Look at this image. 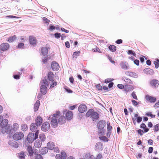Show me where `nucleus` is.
<instances>
[{"label":"nucleus","mask_w":159,"mask_h":159,"mask_svg":"<svg viewBox=\"0 0 159 159\" xmlns=\"http://www.w3.org/2000/svg\"><path fill=\"white\" fill-rule=\"evenodd\" d=\"M8 122V120L7 119H4L2 122L1 125L2 129H1L2 134H4L5 133H9L11 130V126L9 125H7Z\"/></svg>","instance_id":"nucleus-1"},{"label":"nucleus","mask_w":159,"mask_h":159,"mask_svg":"<svg viewBox=\"0 0 159 159\" xmlns=\"http://www.w3.org/2000/svg\"><path fill=\"white\" fill-rule=\"evenodd\" d=\"M38 131L35 132L34 134L33 133H29L28 135L27 139L25 140L24 144L26 146L28 145V143H32L34 140L37 139L38 137Z\"/></svg>","instance_id":"nucleus-2"},{"label":"nucleus","mask_w":159,"mask_h":159,"mask_svg":"<svg viewBox=\"0 0 159 159\" xmlns=\"http://www.w3.org/2000/svg\"><path fill=\"white\" fill-rule=\"evenodd\" d=\"M24 137V134L20 132H18L15 133L13 135V139L16 141L21 140Z\"/></svg>","instance_id":"nucleus-3"},{"label":"nucleus","mask_w":159,"mask_h":159,"mask_svg":"<svg viewBox=\"0 0 159 159\" xmlns=\"http://www.w3.org/2000/svg\"><path fill=\"white\" fill-rule=\"evenodd\" d=\"M50 127L49 124L47 122H45L43 123L41 127L42 130L44 132L48 130Z\"/></svg>","instance_id":"nucleus-4"},{"label":"nucleus","mask_w":159,"mask_h":159,"mask_svg":"<svg viewBox=\"0 0 159 159\" xmlns=\"http://www.w3.org/2000/svg\"><path fill=\"white\" fill-rule=\"evenodd\" d=\"M120 65L121 69L124 70H127L129 68V65L126 61H122L120 62Z\"/></svg>","instance_id":"nucleus-5"},{"label":"nucleus","mask_w":159,"mask_h":159,"mask_svg":"<svg viewBox=\"0 0 159 159\" xmlns=\"http://www.w3.org/2000/svg\"><path fill=\"white\" fill-rule=\"evenodd\" d=\"M39 126L37 125L36 123H33L30 125V129L33 132H36L37 131H38L39 133V131L37 130Z\"/></svg>","instance_id":"nucleus-6"},{"label":"nucleus","mask_w":159,"mask_h":159,"mask_svg":"<svg viewBox=\"0 0 159 159\" xmlns=\"http://www.w3.org/2000/svg\"><path fill=\"white\" fill-rule=\"evenodd\" d=\"M50 118L51 120V124L52 126L55 127L57 125L58 122L57 119H55L54 117H51V116L49 117V119Z\"/></svg>","instance_id":"nucleus-7"},{"label":"nucleus","mask_w":159,"mask_h":159,"mask_svg":"<svg viewBox=\"0 0 159 159\" xmlns=\"http://www.w3.org/2000/svg\"><path fill=\"white\" fill-rule=\"evenodd\" d=\"M51 67L52 70L54 71H57L59 68V64L56 62L53 61L51 64Z\"/></svg>","instance_id":"nucleus-8"},{"label":"nucleus","mask_w":159,"mask_h":159,"mask_svg":"<svg viewBox=\"0 0 159 159\" xmlns=\"http://www.w3.org/2000/svg\"><path fill=\"white\" fill-rule=\"evenodd\" d=\"M103 145L101 142H98L95 145V150L96 151H102L103 149Z\"/></svg>","instance_id":"nucleus-9"},{"label":"nucleus","mask_w":159,"mask_h":159,"mask_svg":"<svg viewBox=\"0 0 159 159\" xmlns=\"http://www.w3.org/2000/svg\"><path fill=\"white\" fill-rule=\"evenodd\" d=\"M9 47L8 43H4L2 44L0 46V49L2 51H5L7 50Z\"/></svg>","instance_id":"nucleus-10"},{"label":"nucleus","mask_w":159,"mask_h":159,"mask_svg":"<svg viewBox=\"0 0 159 159\" xmlns=\"http://www.w3.org/2000/svg\"><path fill=\"white\" fill-rule=\"evenodd\" d=\"M99 114L97 112L94 111L93 110L92 114L91 117L93 121L95 120H97L99 117Z\"/></svg>","instance_id":"nucleus-11"},{"label":"nucleus","mask_w":159,"mask_h":159,"mask_svg":"<svg viewBox=\"0 0 159 159\" xmlns=\"http://www.w3.org/2000/svg\"><path fill=\"white\" fill-rule=\"evenodd\" d=\"M146 100L150 102H154L156 100L155 98L152 97L148 95H147L146 97Z\"/></svg>","instance_id":"nucleus-12"},{"label":"nucleus","mask_w":159,"mask_h":159,"mask_svg":"<svg viewBox=\"0 0 159 159\" xmlns=\"http://www.w3.org/2000/svg\"><path fill=\"white\" fill-rule=\"evenodd\" d=\"M40 91L42 94L43 95L45 94L47 91V88L45 86L42 84L40 87Z\"/></svg>","instance_id":"nucleus-13"},{"label":"nucleus","mask_w":159,"mask_h":159,"mask_svg":"<svg viewBox=\"0 0 159 159\" xmlns=\"http://www.w3.org/2000/svg\"><path fill=\"white\" fill-rule=\"evenodd\" d=\"M105 124L102 120H100L97 126L98 129H102L104 128Z\"/></svg>","instance_id":"nucleus-14"},{"label":"nucleus","mask_w":159,"mask_h":159,"mask_svg":"<svg viewBox=\"0 0 159 159\" xmlns=\"http://www.w3.org/2000/svg\"><path fill=\"white\" fill-rule=\"evenodd\" d=\"M150 84L151 86L155 87H157L159 85V82L156 80H153L151 81Z\"/></svg>","instance_id":"nucleus-15"},{"label":"nucleus","mask_w":159,"mask_h":159,"mask_svg":"<svg viewBox=\"0 0 159 159\" xmlns=\"http://www.w3.org/2000/svg\"><path fill=\"white\" fill-rule=\"evenodd\" d=\"M66 119L64 116H61L59 118L58 123L60 125L64 123L66 121Z\"/></svg>","instance_id":"nucleus-16"},{"label":"nucleus","mask_w":159,"mask_h":159,"mask_svg":"<svg viewBox=\"0 0 159 159\" xmlns=\"http://www.w3.org/2000/svg\"><path fill=\"white\" fill-rule=\"evenodd\" d=\"M41 52L42 54L44 56L47 57L48 52V50L47 48L43 47L41 49Z\"/></svg>","instance_id":"nucleus-17"},{"label":"nucleus","mask_w":159,"mask_h":159,"mask_svg":"<svg viewBox=\"0 0 159 159\" xmlns=\"http://www.w3.org/2000/svg\"><path fill=\"white\" fill-rule=\"evenodd\" d=\"M43 121V119L40 116H38L35 120V123L37 125L40 126L41 125Z\"/></svg>","instance_id":"nucleus-18"},{"label":"nucleus","mask_w":159,"mask_h":159,"mask_svg":"<svg viewBox=\"0 0 159 159\" xmlns=\"http://www.w3.org/2000/svg\"><path fill=\"white\" fill-rule=\"evenodd\" d=\"M87 107L84 104L80 105V113H83L87 110Z\"/></svg>","instance_id":"nucleus-19"},{"label":"nucleus","mask_w":159,"mask_h":159,"mask_svg":"<svg viewBox=\"0 0 159 159\" xmlns=\"http://www.w3.org/2000/svg\"><path fill=\"white\" fill-rule=\"evenodd\" d=\"M27 150L28 151L29 155L30 156V157H32L33 156V153L34 154H35L36 153V152H33L32 147L30 146H28L27 148Z\"/></svg>","instance_id":"nucleus-20"},{"label":"nucleus","mask_w":159,"mask_h":159,"mask_svg":"<svg viewBox=\"0 0 159 159\" xmlns=\"http://www.w3.org/2000/svg\"><path fill=\"white\" fill-rule=\"evenodd\" d=\"M8 144L11 146L15 148H17L18 147V143L15 141H9L8 142Z\"/></svg>","instance_id":"nucleus-21"},{"label":"nucleus","mask_w":159,"mask_h":159,"mask_svg":"<svg viewBox=\"0 0 159 159\" xmlns=\"http://www.w3.org/2000/svg\"><path fill=\"white\" fill-rule=\"evenodd\" d=\"M29 41L30 44L33 45L35 44L37 42L35 38L32 36H30Z\"/></svg>","instance_id":"nucleus-22"},{"label":"nucleus","mask_w":159,"mask_h":159,"mask_svg":"<svg viewBox=\"0 0 159 159\" xmlns=\"http://www.w3.org/2000/svg\"><path fill=\"white\" fill-rule=\"evenodd\" d=\"M48 148L44 147L40 149L39 152L42 154H46L48 152Z\"/></svg>","instance_id":"nucleus-23"},{"label":"nucleus","mask_w":159,"mask_h":159,"mask_svg":"<svg viewBox=\"0 0 159 159\" xmlns=\"http://www.w3.org/2000/svg\"><path fill=\"white\" fill-rule=\"evenodd\" d=\"M48 148L49 149L52 150L54 148L55 145L54 143L53 142H49L47 144Z\"/></svg>","instance_id":"nucleus-24"},{"label":"nucleus","mask_w":159,"mask_h":159,"mask_svg":"<svg viewBox=\"0 0 159 159\" xmlns=\"http://www.w3.org/2000/svg\"><path fill=\"white\" fill-rule=\"evenodd\" d=\"M42 144V142L39 140H37L35 142L34 145L35 148H39L40 147Z\"/></svg>","instance_id":"nucleus-25"},{"label":"nucleus","mask_w":159,"mask_h":159,"mask_svg":"<svg viewBox=\"0 0 159 159\" xmlns=\"http://www.w3.org/2000/svg\"><path fill=\"white\" fill-rule=\"evenodd\" d=\"M66 116L67 120H70L73 116V114L71 111H68L66 113Z\"/></svg>","instance_id":"nucleus-26"},{"label":"nucleus","mask_w":159,"mask_h":159,"mask_svg":"<svg viewBox=\"0 0 159 159\" xmlns=\"http://www.w3.org/2000/svg\"><path fill=\"white\" fill-rule=\"evenodd\" d=\"M144 72L147 74L152 75L153 71L152 70L148 68H146L144 70Z\"/></svg>","instance_id":"nucleus-27"},{"label":"nucleus","mask_w":159,"mask_h":159,"mask_svg":"<svg viewBox=\"0 0 159 159\" xmlns=\"http://www.w3.org/2000/svg\"><path fill=\"white\" fill-rule=\"evenodd\" d=\"M40 101L37 100L34 105V110L35 111H37L40 105Z\"/></svg>","instance_id":"nucleus-28"},{"label":"nucleus","mask_w":159,"mask_h":159,"mask_svg":"<svg viewBox=\"0 0 159 159\" xmlns=\"http://www.w3.org/2000/svg\"><path fill=\"white\" fill-rule=\"evenodd\" d=\"M48 78L49 80L51 81H53L54 80V77L53 74L52 72H49L48 74Z\"/></svg>","instance_id":"nucleus-29"},{"label":"nucleus","mask_w":159,"mask_h":159,"mask_svg":"<svg viewBox=\"0 0 159 159\" xmlns=\"http://www.w3.org/2000/svg\"><path fill=\"white\" fill-rule=\"evenodd\" d=\"M83 157V159H88L89 158L91 159L93 158V156H90L89 153H87L84 154Z\"/></svg>","instance_id":"nucleus-30"},{"label":"nucleus","mask_w":159,"mask_h":159,"mask_svg":"<svg viewBox=\"0 0 159 159\" xmlns=\"http://www.w3.org/2000/svg\"><path fill=\"white\" fill-rule=\"evenodd\" d=\"M122 79L128 84H132V81L131 80L125 77H122Z\"/></svg>","instance_id":"nucleus-31"},{"label":"nucleus","mask_w":159,"mask_h":159,"mask_svg":"<svg viewBox=\"0 0 159 159\" xmlns=\"http://www.w3.org/2000/svg\"><path fill=\"white\" fill-rule=\"evenodd\" d=\"M80 51H78L77 52H74L73 55V58L74 60H75L77 57L79 56Z\"/></svg>","instance_id":"nucleus-32"},{"label":"nucleus","mask_w":159,"mask_h":159,"mask_svg":"<svg viewBox=\"0 0 159 159\" xmlns=\"http://www.w3.org/2000/svg\"><path fill=\"white\" fill-rule=\"evenodd\" d=\"M16 36L15 35L13 36L8 38V41L9 43L12 42L14 41L16 39Z\"/></svg>","instance_id":"nucleus-33"},{"label":"nucleus","mask_w":159,"mask_h":159,"mask_svg":"<svg viewBox=\"0 0 159 159\" xmlns=\"http://www.w3.org/2000/svg\"><path fill=\"white\" fill-rule=\"evenodd\" d=\"M19 127V125L17 123H15L13 124L12 129L15 131H16Z\"/></svg>","instance_id":"nucleus-34"},{"label":"nucleus","mask_w":159,"mask_h":159,"mask_svg":"<svg viewBox=\"0 0 159 159\" xmlns=\"http://www.w3.org/2000/svg\"><path fill=\"white\" fill-rule=\"evenodd\" d=\"M100 140L104 142H107L109 139L108 138L105 136H99Z\"/></svg>","instance_id":"nucleus-35"},{"label":"nucleus","mask_w":159,"mask_h":159,"mask_svg":"<svg viewBox=\"0 0 159 159\" xmlns=\"http://www.w3.org/2000/svg\"><path fill=\"white\" fill-rule=\"evenodd\" d=\"M109 48L111 52H115L116 50V47L114 45H111L109 47Z\"/></svg>","instance_id":"nucleus-36"},{"label":"nucleus","mask_w":159,"mask_h":159,"mask_svg":"<svg viewBox=\"0 0 159 159\" xmlns=\"http://www.w3.org/2000/svg\"><path fill=\"white\" fill-rule=\"evenodd\" d=\"M25 155L24 152H21L20 153L19 155V158L20 159H25Z\"/></svg>","instance_id":"nucleus-37"},{"label":"nucleus","mask_w":159,"mask_h":159,"mask_svg":"<svg viewBox=\"0 0 159 159\" xmlns=\"http://www.w3.org/2000/svg\"><path fill=\"white\" fill-rule=\"evenodd\" d=\"M39 138L42 141H44L45 140V136L43 134H40L39 135Z\"/></svg>","instance_id":"nucleus-38"},{"label":"nucleus","mask_w":159,"mask_h":159,"mask_svg":"<svg viewBox=\"0 0 159 159\" xmlns=\"http://www.w3.org/2000/svg\"><path fill=\"white\" fill-rule=\"evenodd\" d=\"M41 83L42 84H44L46 86H48L49 84L46 78L44 79Z\"/></svg>","instance_id":"nucleus-39"},{"label":"nucleus","mask_w":159,"mask_h":159,"mask_svg":"<svg viewBox=\"0 0 159 159\" xmlns=\"http://www.w3.org/2000/svg\"><path fill=\"white\" fill-rule=\"evenodd\" d=\"M93 111V109H90L86 113V116L87 117H89L91 116V117Z\"/></svg>","instance_id":"nucleus-40"},{"label":"nucleus","mask_w":159,"mask_h":159,"mask_svg":"<svg viewBox=\"0 0 159 159\" xmlns=\"http://www.w3.org/2000/svg\"><path fill=\"white\" fill-rule=\"evenodd\" d=\"M60 116V111H57L55 114H54L52 116V117H54L55 118V119H57L58 117H59Z\"/></svg>","instance_id":"nucleus-41"},{"label":"nucleus","mask_w":159,"mask_h":159,"mask_svg":"<svg viewBox=\"0 0 159 159\" xmlns=\"http://www.w3.org/2000/svg\"><path fill=\"white\" fill-rule=\"evenodd\" d=\"M28 129L27 125L26 124H23L21 126V129L23 131H25Z\"/></svg>","instance_id":"nucleus-42"},{"label":"nucleus","mask_w":159,"mask_h":159,"mask_svg":"<svg viewBox=\"0 0 159 159\" xmlns=\"http://www.w3.org/2000/svg\"><path fill=\"white\" fill-rule=\"evenodd\" d=\"M43 20L45 24H47V25H48L49 23L50 22V20L46 17H43Z\"/></svg>","instance_id":"nucleus-43"},{"label":"nucleus","mask_w":159,"mask_h":159,"mask_svg":"<svg viewBox=\"0 0 159 159\" xmlns=\"http://www.w3.org/2000/svg\"><path fill=\"white\" fill-rule=\"evenodd\" d=\"M124 89L125 91L126 92L130 91L133 90L132 87L131 86H125Z\"/></svg>","instance_id":"nucleus-44"},{"label":"nucleus","mask_w":159,"mask_h":159,"mask_svg":"<svg viewBox=\"0 0 159 159\" xmlns=\"http://www.w3.org/2000/svg\"><path fill=\"white\" fill-rule=\"evenodd\" d=\"M107 131H111L112 129V127L110 125V123L109 122L107 123Z\"/></svg>","instance_id":"nucleus-45"},{"label":"nucleus","mask_w":159,"mask_h":159,"mask_svg":"<svg viewBox=\"0 0 159 159\" xmlns=\"http://www.w3.org/2000/svg\"><path fill=\"white\" fill-rule=\"evenodd\" d=\"M61 157L62 159H66V152H61Z\"/></svg>","instance_id":"nucleus-46"},{"label":"nucleus","mask_w":159,"mask_h":159,"mask_svg":"<svg viewBox=\"0 0 159 159\" xmlns=\"http://www.w3.org/2000/svg\"><path fill=\"white\" fill-rule=\"evenodd\" d=\"M35 154L36 155L35 159H43L42 156L40 154H36V153Z\"/></svg>","instance_id":"nucleus-47"},{"label":"nucleus","mask_w":159,"mask_h":159,"mask_svg":"<svg viewBox=\"0 0 159 159\" xmlns=\"http://www.w3.org/2000/svg\"><path fill=\"white\" fill-rule=\"evenodd\" d=\"M130 76H131L132 77L136 78L138 77V75L137 74H136L135 73L132 72H131V75H130Z\"/></svg>","instance_id":"nucleus-48"},{"label":"nucleus","mask_w":159,"mask_h":159,"mask_svg":"<svg viewBox=\"0 0 159 159\" xmlns=\"http://www.w3.org/2000/svg\"><path fill=\"white\" fill-rule=\"evenodd\" d=\"M17 48H24V45L23 43H19Z\"/></svg>","instance_id":"nucleus-49"},{"label":"nucleus","mask_w":159,"mask_h":159,"mask_svg":"<svg viewBox=\"0 0 159 159\" xmlns=\"http://www.w3.org/2000/svg\"><path fill=\"white\" fill-rule=\"evenodd\" d=\"M104 131L103 129H98V134L99 136H101V135L103 134Z\"/></svg>","instance_id":"nucleus-50"},{"label":"nucleus","mask_w":159,"mask_h":159,"mask_svg":"<svg viewBox=\"0 0 159 159\" xmlns=\"http://www.w3.org/2000/svg\"><path fill=\"white\" fill-rule=\"evenodd\" d=\"M155 131H157L159 130V124H157L154 126Z\"/></svg>","instance_id":"nucleus-51"},{"label":"nucleus","mask_w":159,"mask_h":159,"mask_svg":"<svg viewBox=\"0 0 159 159\" xmlns=\"http://www.w3.org/2000/svg\"><path fill=\"white\" fill-rule=\"evenodd\" d=\"M132 96L133 97V98L136 99L137 100V97L135 94V93L134 92H132Z\"/></svg>","instance_id":"nucleus-52"},{"label":"nucleus","mask_w":159,"mask_h":159,"mask_svg":"<svg viewBox=\"0 0 159 159\" xmlns=\"http://www.w3.org/2000/svg\"><path fill=\"white\" fill-rule=\"evenodd\" d=\"M55 37L56 38L58 39L61 37V34L58 33H56L54 34Z\"/></svg>","instance_id":"nucleus-53"},{"label":"nucleus","mask_w":159,"mask_h":159,"mask_svg":"<svg viewBox=\"0 0 159 159\" xmlns=\"http://www.w3.org/2000/svg\"><path fill=\"white\" fill-rule=\"evenodd\" d=\"M138 132L141 136L144 133L143 131L140 129L138 130Z\"/></svg>","instance_id":"nucleus-54"},{"label":"nucleus","mask_w":159,"mask_h":159,"mask_svg":"<svg viewBox=\"0 0 159 159\" xmlns=\"http://www.w3.org/2000/svg\"><path fill=\"white\" fill-rule=\"evenodd\" d=\"M131 102L132 104L134 106H136L138 104V103L134 100H131Z\"/></svg>","instance_id":"nucleus-55"},{"label":"nucleus","mask_w":159,"mask_h":159,"mask_svg":"<svg viewBox=\"0 0 159 159\" xmlns=\"http://www.w3.org/2000/svg\"><path fill=\"white\" fill-rule=\"evenodd\" d=\"M142 120V118L140 116H139L137 118V122L138 123H140Z\"/></svg>","instance_id":"nucleus-56"},{"label":"nucleus","mask_w":159,"mask_h":159,"mask_svg":"<svg viewBox=\"0 0 159 159\" xmlns=\"http://www.w3.org/2000/svg\"><path fill=\"white\" fill-rule=\"evenodd\" d=\"M102 157V155L100 154H99L97 156V157L96 158L95 157H93V159H100Z\"/></svg>","instance_id":"nucleus-57"},{"label":"nucleus","mask_w":159,"mask_h":159,"mask_svg":"<svg viewBox=\"0 0 159 159\" xmlns=\"http://www.w3.org/2000/svg\"><path fill=\"white\" fill-rule=\"evenodd\" d=\"M96 88L99 90H102V86H101L99 84L97 85L96 86Z\"/></svg>","instance_id":"nucleus-58"},{"label":"nucleus","mask_w":159,"mask_h":159,"mask_svg":"<svg viewBox=\"0 0 159 159\" xmlns=\"http://www.w3.org/2000/svg\"><path fill=\"white\" fill-rule=\"evenodd\" d=\"M134 63L137 66H139V61L138 60L136 59L134 60Z\"/></svg>","instance_id":"nucleus-59"},{"label":"nucleus","mask_w":159,"mask_h":159,"mask_svg":"<svg viewBox=\"0 0 159 159\" xmlns=\"http://www.w3.org/2000/svg\"><path fill=\"white\" fill-rule=\"evenodd\" d=\"M146 126L145 124L144 123H142L141 124L140 126V128L142 129H144L146 127Z\"/></svg>","instance_id":"nucleus-60"},{"label":"nucleus","mask_w":159,"mask_h":159,"mask_svg":"<svg viewBox=\"0 0 159 159\" xmlns=\"http://www.w3.org/2000/svg\"><path fill=\"white\" fill-rule=\"evenodd\" d=\"M153 148L152 147H150L148 150V152L149 153H151L152 152Z\"/></svg>","instance_id":"nucleus-61"},{"label":"nucleus","mask_w":159,"mask_h":159,"mask_svg":"<svg viewBox=\"0 0 159 159\" xmlns=\"http://www.w3.org/2000/svg\"><path fill=\"white\" fill-rule=\"evenodd\" d=\"M56 159H62L61 156L59 154H57L56 156Z\"/></svg>","instance_id":"nucleus-62"},{"label":"nucleus","mask_w":159,"mask_h":159,"mask_svg":"<svg viewBox=\"0 0 159 159\" xmlns=\"http://www.w3.org/2000/svg\"><path fill=\"white\" fill-rule=\"evenodd\" d=\"M117 87L121 89L124 87V85L119 84L117 85Z\"/></svg>","instance_id":"nucleus-63"},{"label":"nucleus","mask_w":159,"mask_h":159,"mask_svg":"<svg viewBox=\"0 0 159 159\" xmlns=\"http://www.w3.org/2000/svg\"><path fill=\"white\" fill-rule=\"evenodd\" d=\"M116 42L117 44H120L122 43V40L120 39H118L116 41Z\"/></svg>","instance_id":"nucleus-64"}]
</instances>
